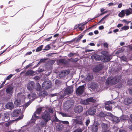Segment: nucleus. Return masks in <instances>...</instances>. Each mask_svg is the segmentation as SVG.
Segmentation results:
<instances>
[{"label":"nucleus","mask_w":132,"mask_h":132,"mask_svg":"<svg viewBox=\"0 0 132 132\" xmlns=\"http://www.w3.org/2000/svg\"><path fill=\"white\" fill-rule=\"evenodd\" d=\"M101 61L103 62H107L110 60V56L107 54L104 53L101 55Z\"/></svg>","instance_id":"7ed1b4c3"},{"label":"nucleus","mask_w":132,"mask_h":132,"mask_svg":"<svg viewBox=\"0 0 132 132\" xmlns=\"http://www.w3.org/2000/svg\"><path fill=\"white\" fill-rule=\"evenodd\" d=\"M74 112L77 113H79L82 112L83 110V107L80 105H78L76 106H75L74 108Z\"/></svg>","instance_id":"0eeeda50"},{"label":"nucleus","mask_w":132,"mask_h":132,"mask_svg":"<svg viewBox=\"0 0 132 132\" xmlns=\"http://www.w3.org/2000/svg\"><path fill=\"white\" fill-rule=\"evenodd\" d=\"M107 12H108L107 11H104V12H103L101 13L100 14H98L97 16H95V18H97L99 16L102 15L104 14L105 13H106Z\"/></svg>","instance_id":"c03bdc74"},{"label":"nucleus","mask_w":132,"mask_h":132,"mask_svg":"<svg viewBox=\"0 0 132 132\" xmlns=\"http://www.w3.org/2000/svg\"><path fill=\"white\" fill-rule=\"evenodd\" d=\"M14 104L15 105L18 106H19L21 105V100L20 99V97L19 98H18L16 99L14 101Z\"/></svg>","instance_id":"412c9836"},{"label":"nucleus","mask_w":132,"mask_h":132,"mask_svg":"<svg viewBox=\"0 0 132 132\" xmlns=\"http://www.w3.org/2000/svg\"><path fill=\"white\" fill-rule=\"evenodd\" d=\"M124 103L126 105H129L132 103V99L125 98L124 100Z\"/></svg>","instance_id":"a211bd4d"},{"label":"nucleus","mask_w":132,"mask_h":132,"mask_svg":"<svg viewBox=\"0 0 132 132\" xmlns=\"http://www.w3.org/2000/svg\"><path fill=\"white\" fill-rule=\"evenodd\" d=\"M88 22H86L85 23H84V24L82 25L81 26L82 27H79V30H80L82 31L84 29V27L83 26L84 25H86V24L88 23Z\"/></svg>","instance_id":"a19ab883"},{"label":"nucleus","mask_w":132,"mask_h":132,"mask_svg":"<svg viewBox=\"0 0 132 132\" xmlns=\"http://www.w3.org/2000/svg\"><path fill=\"white\" fill-rule=\"evenodd\" d=\"M108 116L106 112H103L101 111L98 114L97 116L100 118H104Z\"/></svg>","instance_id":"2eb2a0df"},{"label":"nucleus","mask_w":132,"mask_h":132,"mask_svg":"<svg viewBox=\"0 0 132 132\" xmlns=\"http://www.w3.org/2000/svg\"><path fill=\"white\" fill-rule=\"evenodd\" d=\"M85 104H89V102L95 103L96 102L95 100L94 99L93 97H90L86 99L85 101Z\"/></svg>","instance_id":"f8f14e48"},{"label":"nucleus","mask_w":132,"mask_h":132,"mask_svg":"<svg viewBox=\"0 0 132 132\" xmlns=\"http://www.w3.org/2000/svg\"><path fill=\"white\" fill-rule=\"evenodd\" d=\"M11 121H9L4 124L5 126L6 127H8L12 123Z\"/></svg>","instance_id":"09e8293b"},{"label":"nucleus","mask_w":132,"mask_h":132,"mask_svg":"<svg viewBox=\"0 0 132 132\" xmlns=\"http://www.w3.org/2000/svg\"><path fill=\"white\" fill-rule=\"evenodd\" d=\"M31 103V102L29 101L24 104V106L26 108Z\"/></svg>","instance_id":"603ef678"},{"label":"nucleus","mask_w":132,"mask_h":132,"mask_svg":"<svg viewBox=\"0 0 132 132\" xmlns=\"http://www.w3.org/2000/svg\"><path fill=\"white\" fill-rule=\"evenodd\" d=\"M119 80L118 76H116L113 77L108 78L106 81L105 83L107 85H112L117 84L119 81Z\"/></svg>","instance_id":"f257e3e1"},{"label":"nucleus","mask_w":132,"mask_h":132,"mask_svg":"<svg viewBox=\"0 0 132 132\" xmlns=\"http://www.w3.org/2000/svg\"><path fill=\"white\" fill-rule=\"evenodd\" d=\"M44 108V107L43 106L37 108L36 112V113L38 114H40L41 113L42 111L43 110V109Z\"/></svg>","instance_id":"bb28decb"},{"label":"nucleus","mask_w":132,"mask_h":132,"mask_svg":"<svg viewBox=\"0 0 132 132\" xmlns=\"http://www.w3.org/2000/svg\"><path fill=\"white\" fill-rule=\"evenodd\" d=\"M31 91V92L30 93L31 97H35L36 95V92H34L33 90Z\"/></svg>","instance_id":"79ce46f5"},{"label":"nucleus","mask_w":132,"mask_h":132,"mask_svg":"<svg viewBox=\"0 0 132 132\" xmlns=\"http://www.w3.org/2000/svg\"><path fill=\"white\" fill-rule=\"evenodd\" d=\"M112 118V120L114 122L118 123L120 121V120L118 117L113 116Z\"/></svg>","instance_id":"cd10ccee"},{"label":"nucleus","mask_w":132,"mask_h":132,"mask_svg":"<svg viewBox=\"0 0 132 132\" xmlns=\"http://www.w3.org/2000/svg\"><path fill=\"white\" fill-rule=\"evenodd\" d=\"M85 87L84 85L80 86L78 87L76 89V93L78 95H82L84 91Z\"/></svg>","instance_id":"20e7f679"},{"label":"nucleus","mask_w":132,"mask_h":132,"mask_svg":"<svg viewBox=\"0 0 132 132\" xmlns=\"http://www.w3.org/2000/svg\"><path fill=\"white\" fill-rule=\"evenodd\" d=\"M119 132H127V131L123 129H121L119 130Z\"/></svg>","instance_id":"e2e57ef3"},{"label":"nucleus","mask_w":132,"mask_h":132,"mask_svg":"<svg viewBox=\"0 0 132 132\" xmlns=\"http://www.w3.org/2000/svg\"><path fill=\"white\" fill-rule=\"evenodd\" d=\"M66 72L65 71H62L59 73V76L61 78H63L66 75Z\"/></svg>","instance_id":"a878e982"},{"label":"nucleus","mask_w":132,"mask_h":132,"mask_svg":"<svg viewBox=\"0 0 132 132\" xmlns=\"http://www.w3.org/2000/svg\"><path fill=\"white\" fill-rule=\"evenodd\" d=\"M101 126L102 130L104 131H106L109 127V125L108 124L103 122L101 123Z\"/></svg>","instance_id":"dca6fc26"},{"label":"nucleus","mask_w":132,"mask_h":132,"mask_svg":"<svg viewBox=\"0 0 132 132\" xmlns=\"http://www.w3.org/2000/svg\"><path fill=\"white\" fill-rule=\"evenodd\" d=\"M93 84H92V85L90 86V88L92 89H95L96 88V86L95 85L94 86H93Z\"/></svg>","instance_id":"69168bd1"},{"label":"nucleus","mask_w":132,"mask_h":132,"mask_svg":"<svg viewBox=\"0 0 132 132\" xmlns=\"http://www.w3.org/2000/svg\"><path fill=\"white\" fill-rule=\"evenodd\" d=\"M96 109L94 108H90L87 111L88 113L90 115H93L95 114L96 112Z\"/></svg>","instance_id":"9b49d317"},{"label":"nucleus","mask_w":132,"mask_h":132,"mask_svg":"<svg viewBox=\"0 0 132 132\" xmlns=\"http://www.w3.org/2000/svg\"><path fill=\"white\" fill-rule=\"evenodd\" d=\"M35 73L33 71L31 70H28L25 73V75L26 76H28L29 75H32Z\"/></svg>","instance_id":"c756f323"},{"label":"nucleus","mask_w":132,"mask_h":132,"mask_svg":"<svg viewBox=\"0 0 132 132\" xmlns=\"http://www.w3.org/2000/svg\"><path fill=\"white\" fill-rule=\"evenodd\" d=\"M103 46L104 47L106 48H108L109 46L108 44L106 43H104L103 44Z\"/></svg>","instance_id":"13d9d810"},{"label":"nucleus","mask_w":132,"mask_h":132,"mask_svg":"<svg viewBox=\"0 0 132 132\" xmlns=\"http://www.w3.org/2000/svg\"><path fill=\"white\" fill-rule=\"evenodd\" d=\"M127 116L125 115H122L120 117V118L122 121H123L125 120H126L127 119Z\"/></svg>","instance_id":"c9c22d12"},{"label":"nucleus","mask_w":132,"mask_h":132,"mask_svg":"<svg viewBox=\"0 0 132 132\" xmlns=\"http://www.w3.org/2000/svg\"><path fill=\"white\" fill-rule=\"evenodd\" d=\"M83 36V35H81L80 36H79L78 37L77 39L76 40V42H78L81 39Z\"/></svg>","instance_id":"de8ad7c7"},{"label":"nucleus","mask_w":132,"mask_h":132,"mask_svg":"<svg viewBox=\"0 0 132 132\" xmlns=\"http://www.w3.org/2000/svg\"><path fill=\"white\" fill-rule=\"evenodd\" d=\"M99 125V124L98 122H94L91 127L92 131V132H97Z\"/></svg>","instance_id":"423d86ee"},{"label":"nucleus","mask_w":132,"mask_h":132,"mask_svg":"<svg viewBox=\"0 0 132 132\" xmlns=\"http://www.w3.org/2000/svg\"><path fill=\"white\" fill-rule=\"evenodd\" d=\"M35 89L37 91H40L42 90L40 85L38 83L35 87Z\"/></svg>","instance_id":"7c9ffc66"},{"label":"nucleus","mask_w":132,"mask_h":132,"mask_svg":"<svg viewBox=\"0 0 132 132\" xmlns=\"http://www.w3.org/2000/svg\"><path fill=\"white\" fill-rule=\"evenodd\" d=\"M59 63H60L64 64H66V61H65V60L64 59H60L59 60Z\"/></svg>","instance_id":"58836bf2"},{"label":"nucleus","mask_w":132,"mask_h":132,"mask_svg":"<svg viewBox=\"0 0 132 132\" xmlns=\"http://www.w3.org/2000/svg\"><path fill=\"white\" fill-rule=\"evenodd\" d=\"M13 75L10 74L6 78V80L10 79L13 76Z\"/></svg>","instance_id":"8fccbe9b"},{"label":"nucleus","mask_w":132,"mask_h":132,"mask_svg":"<svg viewBox=\"0 0 132 132\" xmlns=\"http://www.w3.org/2000/svg\"><path fill=\"white\" fill-rule=\"evenodd\" d=\"M76 124H78L80 125H83V122L82 120H79L77 119H75L74 120Z\"/></svg>","instance_id":"c85d7f7f"},{"label":"nucleus","mask_w":132,"mask_h":132,"mask_svg":"<svg viewBox=\"0 0 132 132\" xmlns=\"http://www.w3.org/2000/svg\"><path fill=\"white\" fill-rule=\"evenodd\" d=\"M126 16L132 14V9L129 7L128 9L124 10Z\"/></svg>","instance_id":"4be33fe9"},{"label":"nucleus","mask_w":132,"mask_h":132,"mask_svg":"<svg viewBox=\"0 0 132 132\" xmlns=\"http://www.w3.org/2000/svg\"><path fill=\"white\" fill-rule=\"evenodd\" d=\"M47 122H46L45 121L43 120L41 121V122L40 123V125L42 127H43L45 126Z\"/></svg>","instance_id":"f704fd0d"},{"label":"nucleus","mask_w":132,"mask_h":132,"mask_svg":"<svg viewBox=\"0 0 132 132\" xmlns=\"http://www.w3.org/2000/svg\"><path fill=\"white\" fill-rule=\"evenodd\" d=\"M92 57L96 60L99 61L100 60L101 61V55L100 56L97 54H95L92 56Z\"/></svg>","instance_id":"393cba45"},{"label":"nucleus","mask_w":132,"mask_h":132,"mask_svg":"<svg viewBox=\"0 0 132 132\" xmlns=\"http://www.w3.org/2000/svg\"><path fill=\"white\" fill-rule=\"evenodd\" d=\"M13 86H9L6 88V92L7 94H9L10 95H12L13 92Z\"/></svg>","instance_id":"9d476101"},{"label":"nucleus","mask_w":132,"mask_h":132,"mask_svg":"<svg viewBox=\"0 0 132 132\" xmlns=\"http://www.w3.org/2000/svg\"><path fill=\"white\" fill-rule=\"evenodd\" d=\"M48 110L49 112L51 113H53V108H50L48 109Z\"/></svg>","instance_id":"4d7b16f0"},{"label":"nucleus","mask_w":132,"mask_h":132,"mask_svg":"<svg viewBox=\"0 0 132 132\" xmlns=\"http://www.w3.org/2000/svg\"><path fill=\"white\" fill-rule=\"evenodd\" d=\"M34 79L35 80H37L39 79V76H35L34 77Z\"/></svg>","instance_id":"774afa93"},{"label":"nucleus","mask_w":132,"mask_h":132,"mask_svg":"<svg viewBox=\"0 0 132 132\" xmlns=\"http://www.w3.org/2000/svg\"><path fill=\"white\" fill-rule=\"evenodd\" d=\"M109 14H107L105 16H104L103 17L100 21H99L98 23L97 24H99V23H100L102 21H103L105 18H106L107 17H108V16H109Z\"/></svg>","instance_id":"37998d69"},{"label":"nucleus","mask_w":132,"mask_h":132,"mask_svg":"<svg viewBox=\"0 0 132 132\" xmlns=\"http://www.w3.org/2000/svg\"><path fill=\"white\" fill-rule=\"evenodd\" d=\"M93 74L90 73H88L86 77V79L87 80L90 81L93 78Z\"/></svg>","instance_id":"aec40b11"},{"label":"nucleus","mask_w":132,"mask_h":132,"mask_svg":"<svg viewBox=\"0 0 132 132\" xmlns=\"http://www.w3.org/2000/svg\"><path fill=\"white\" fill-rule=\"evenodd\" d=\"M121 59L123 61H125L127 60V58L125 56H122L121 57Z\"/></svg>","instance_id":"864d4df0"},{"label":"nucleus","mask_w":132,"mask_h":132,"mask_svg":"<svg viewBox=\"0 0 132 132\" xmlns=\"http://www.w3.org/2000/svg\"><path fill=\"white\" fill-rule=\"evenodd\" d=\"M78 60V59L77 58H72L69 59V61L70 62L74 63H76Z\"/></svg>","instance_id":"473e14b6"},{"label":"nucleus","mask_w":132,"mask_h":132,"mask_svg":"<svg viewBox=\"0 0 132 132\" xmlns=\"http://www.w3.org/2000/svg\"><path fill=\"white\" fill-rule=\"evenodd\" d=\"M46 59H40L39 61L38 62V63L37 64V66L40 63L42 62H45V61L46 60Z\"/></svg>","instance_id":"a18cd8bd"},{"label":"nucleus","mask_w":132,"mask_h":132,"mask_svg":"<svg viewBox=\"0 0 132 132\" xmlns=\"http://www.w3.org/2000/svg\"><path fill=\"white\" fill-rule=\"evenodd\" d=\"M5 106L7 109L12 110L14 107V105L13 103L11 102H9L6 104Z\"/></svg>","instance_id":"4468645a"},{"label":"nucleus","mask_w":132,"mask_h":132,"mask_svg":"<svg viewBox=\"0 0 132 132\" xmlns=\"http://www.w3.org/2000/svg\"><path fill=\"white\" fill-rule=\"evenodd\" d=\"M35 83L33 81H31L27 86L28 90L30 91H32L34 89L35 86Z\"/></svg>","instance_id":"6e6552de"},{"label":"nucleus","mask_w":132,"mask_h":132,"mask_svg":"<svg viewBox=\"0 0 132 132\" xmlns=\"http://www.w3.org/2000/svg\"><path fill=\"white\" fill-rule=\"evenodd\" d=\"M36 114L37 113L36 112H35L32 117V119H34V122H35L36 120V119L38 118V117L36 116Z\"/></svg>","instance_id":"e433bc0d"},{"label":"nucleus","mask_w":132,"mask_h":132,"mask_svg":"<svg viewBox=\"0 0 132 132\" xmlns=\"http://www.w3.org/2000/svg\"><path fill=\"white\" fill-rule=\"evenodd\" d=\"M129 28V27L128 26H125L122 27L121 29L120 30V31H122L126 30L128 29Z\"/></svg>","instance_id":"72a5a7b5"},{"label":"nucleus","mask_w":132,"mask_h":132,"mask_svg":"<svg viewBox=\"0 0 132 132\" xmlns=\"http://www.w3.org/2000/svg\"><path fill=\"white\" fill-rule=\"evenodd\" d=\"M42 118L46 122H48L51 120L50 113L47 112L44 113L42 116Z\"/></svg>","instance_id":"f03ea898"},{"label":"nucleus","mask_w":132,"mask_h":132,"mask_svg":"<svg viewBox=\"0 0 132 132\" xmlns=\"http://www.w3.org/2000/svg\"><path fill=\"white\" fill-rule=\"evenodd\" d=\"M43 45H41L39 47H38L36 49V51L37 52H38L40 51L42 49Z\"/></svg>","instance_id":"ea45409f"},{"label":"nucleus","mask_w":132,"mask_h":132,"mask_svg":"<svg viewBox=\"0 0 132 132\" xmlns=\"http://www.w3.org/2000/svg\"><path fill=\"white\" fill-rule=\"evenodd\" d=\"M23 116L22 115L21 116H19V118H17L16 119V120H19L23 118Z\"/></svg>","instance_id":"0e129e2a"},{"label":"nucleus","mask_w":132,"mask_h":132,"mask_svg":"<svg viewBox=\"0 0 132 132\" xmlns=\"http://www.w3.org/2000/svg\"><path fill=\"white\" fill-rule=\"evenodd\" d=\"M112 104L111 101H108L105 103V104L106 105H109Z\"/></svg>","instance_id":"bf43d9fd"},{"label":"nucleus","mask_w":132,"mask_h":132,"mask_svg":"<svg viewBox=\"0 0 132 132\" xmlns=\"http://www.w3.org/2000/svg\"><path fill=\"white\" fill-rule=\"evenodd\" d=\"M51 48V47L49 45L46 46L44 49H43V50H48Z\"/></svg>","instance_id":"49530a36"},{"label":"nucleus","mask_w":132,"mask_h":132,"mask_svg":"<svg viewBox=\"0 0 132 132\" xmlns=\"http://www.w3.org/2000/svg\"><path fill=\"white\" fill-rule=\"evenodd\" d=\"M90 122V121L89 119L87 120L86 121V126H88Z\"/></svg>","instance_id":"680f3d73"},{"label":"nucleus","mask_w":132,"mask_h":132,"mask_svg":"<svg viewBox=\"0 0 132 132\" xmlns=\"http://www.w3.org/2000/svg\"><path fill=\"white\" fill-rule=\"evenodd\" d=\"M122 21L123 22L125 23L128 24L129 23L131 22V21H127V20L126 19H123L122 20Z\"/></svg>","instance_id":"6e6d98bb"},{"label":"nucleus","mask_w":132,"mask_h":132,"mask_svg":"<svg viewBox=\"0 0 132 132\" xmlns=\"http://www.w3.org/2000/svg\"><path fill=\"white\" fill-rule=\"evenodd\" d=\"M61 122L63 124H65V125H67L69 124V122L68 121H61Z\"/></svg>","instance_id":"5fc2aeb1"},{"label":"nucleus","mask_w":132,"mask_h":132,"mask_svg":"<svg viewBox=\"0 0 132 132\" xmlns=\"http://www.w3.org/2000/svg\"><path fill=\"white\" fill-rule=\"evenodd\" d=\"M118 15L120 17H123L125 15V11L124 10H122L121 12L119 13Z\"/></svg>","instance_id":"2f4dec72"},{"label":"nucleus","mask_w":132,"mask_h":132,"mask_svg":"<svg viewBox=\"0 0 132 132\" xmlns=\"http://www.w3.org/2000/svg\"><path fill=\"white\" fill-rule=\"evenodd\" d=\"M63 128V126L61 123H59L56 126V129L58 131H61Z\"/></svg>","instance_id":"f3484780"},{"label":"nucleus","mask_w":132,"mask_h":132,"mask_svg":"<svg viewBox=\"0 0 132 132\" xmlns=\"http://www.w3.org/2000/svg\"><path fill=\"white\" fill-rule=\"evenodd\" d=\"M3 116L4 118V120L5 122L8 121L10 119L9 114L7 112L4 113Z\"/></svg>","instance_id":"6ab92c4d"},{"label":"nucleus","mask_w":132,"mask_h":132,"mask_svg":"<svg viewBox=\"0 0 132 132\" xmlns=\"http://www.w3.org/2000/svg\"><path fill=\"white\" fill-rule=\"evenodd\" d=\"M104 108L106 109L109 111H111L112 109V106L110 105H106Z\"/></svg>","instance_id":"4c0bfd02"},{"label":"nucleus","mask_w":132,"mask_h":132,"mask_svg":"<svg viewBox=\"0 0 132 132\" xmlns=\"http://www.w3.org/2000/svg\"><path fill=\"white\" fill-rule=\"evenodd\" d=\"M42 86L43 89H47L52 87V84L50 82L45 81L43 83Z\"/></svg>","instance_id":"39448f33"},{"label":"nucleus","mask_w":132,"mask_h":132,"mask_svg":"<svg viewBox=\"0 0 132 132\" xmlns=\"http://www.w3.org/2000/svg\"><path fill=\"white\" fill-rule=\"evenodd\" d=\"M82 130L80 128H78L75 130L73 132H82Z\"/></svg>","instance_id":"3c124183"},{"label":"nucleus","mask_w":132,"mask_h":132,"mask_svg":"<svg viewBox=\"0 0 132 132\" xmlns=\"http://www.w3.org/2000/svg\"><path fill=\"white\" fill-rule=\"evenodd\" d=\"M75 54V53H70L68 54V56L70 57H71L73 56Z\"/></svg>","instance_id":"338daca9"},{"label":"nucleus","mask_w":132,"mask_h":132,"mask_svg":"<svg viewBox=\"0 0 132 132\" xmlns=\"http://www.w3.org/2000/svg\"><path fill=\"white\" fill-rule=\"evenodd\" d=\"M73 91V87L70 86L66 88L64 91V93L66 94L69 95L72 93Z\"/></svg>","instance_id":"1a4fd4ad"},{"label":"nucleus","mask_w":132,"mask_h":132,"mask_svg":"<svg viewBox=\"0 0 132 132\" xmlns=\"http://www.w3.org/2000/svg\"><path fill=\"white\" fill-rule=\"evenodd\" d=\"M103 68V66L100 65L99 66H96L94 69V70L95 72H98L100 71Z\"/></svg>","instance_id":"b1692460"},{"label":"nucleus","mask_w":132,"mask_h":132,"mask_svg":"<svg viewBox=\"0 0 132 132\" xmlns=\"http://www.w3.org/2000/svg\"><path fill=\"white\" fill-rule=\"evenodd\" d=\"M48 93L45 90L42 91L39 93V95L43 97H45L48 95Z\"/></svg>","instance_id":"5701e85b"},{"label":"nucleus","mask_w":132,"mask_h":132,"mask_svg":"<svg viewBox=\"0 0 132 132\" xmlns=\"http://www.w3.org/2000/svg\"><path fill=\"white\" fill-rule=\"evenodd\" d=\"M21 109H16L14 110L13 115L14 117H18L21 113Z\"/></svg>","instance_id":"ddd939ff"},{"label":"nucleus","mask_w":132,"mask_h":132,"mask_svg":"<svg viewBox=\"0 0 132 132\" xmlns=\"http://www.w3.org/2000/svg\"><path fill=\"white\" fill-rule=\"evenodd\" d=\"M32 65V63L29 64L28 65H27L26 67H25L24 68V69H26L28 68Z\"/></svg>","instance_id":"052dcab7"}]
</instances>
